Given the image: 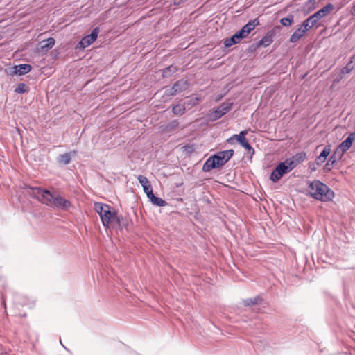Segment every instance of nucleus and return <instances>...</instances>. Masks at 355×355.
Masks as SVG:
<instances>
[{"label": "nucleus", "mask_w": 355, "mask_h": 355, "mask_svg": "<svg viewBox=\"0 0 355 355\" xmlns=\"http://www.w3.org/2000/svg\"><path fill=\"white\" fill-rule=\"evenodd\" d=\"M234 150L232 149L220 151L216 154L214 155L216 164H218L219 166L221 167L225 165L233 156Z\"/></svg>", "instance_id": "6"}, {"label": "nucleus", "mask_w": 355, "mask_h": 355, "mask_svg": "<svg viewBox=\"0 0 355 355\" xmlns=\"http://www.w3.org/2000/svg\"><path fill=\"white\" fill-rule=\"evenodd\" d=\"M186 107L184 105L178 104L173 107L172 112L174 114L182 115L185 112Z\"/></svg>", "instance_id": "25"}, {"label": "nucleus", "mask_w": 355, "mask_h": 355, "mask_svg": "<svg viewBox=\"0 0 355 355\" xmlns=\"http://www.w3.org/2000/svg\"><path fill=\"white\" fill-rule=\"evenodd\" d=\"M272 41V36L270 34H267L259 41V44L266 47L268 46Z\"/></svg>", "instance_id": "24"}, {"label": "nucleus", "mask_w": 355, "mask_h": 355, "mask_svg": "<svg viewBox=\"0 0 355 355\" xmlns=\"http://www.w3.org/2000/svg\"><path fill=\"white\" fill-rule=\"evenodd\" d=\"M246 134L247 131H241L239 133V135H234L228 141L233 139H236L243 148L248 150L250 153H251L252 151V153H254V150L253 148L250 146V144L245 139Z\"/></svg>", "instance_id": "10"}, {"label": "nucleus", "mask_w": 355, "mask_h": 355, "mask_svg": "<svg viewBox=\"0 0 355 355\" xmlns=\"http://www.w3.org/2000/svg\"><path fill=\"white\" fill-rule=\"evenodd\" d=\"M152 204L158 207H164L167 205V202L163 199L156 197L154 193H150V196L148 197Z\"/></svg>", "instance_id": "21"}, {"label": "nucleus", "mask_w": 355, "mask_h": 355, "mask_svg": "<svg viewBox=\"0 0 355 355\" xmlns=\"http://www.w3.org/2000/svg\"><path fill=\"white\" fill-rule=\"evenodd\" d=\"M309 192L315 199L324 202L332 200L334 196V192L319 180H314L309 183Z\"/></svg>", "instance_id": "2"}, {"label": "nucleus", "mask_w": 355, "mask_h": 355, "mask_svg": "<svg viewBox=\"0 0 355 355\" xmlns=\"http://www.w3.org/2000/svg\"><path fill=\"white\" fill-rule=\"evenodd\" d=\"M177 67L171 65L163 71V76L166 77L169 76L171 73H175V71H177Z\"/></svg>", "instance_id": "29"}, {"label": "nucleus", "mask_w": 355, "mask_h": 355, "mask_svg": "<svg viewBox=\"0 0 355 355\" xmlns=\"http://www.w3.org/2000/svg\"><path fill=\"white\" fill-rule=\"evenodd\" d=\"M306 157V154L304 153H301L300 154H297L296 155L292 157L291 158L286 159L284 162H282L284 164L286 169L288 172H290L294 168H295L299 164H300Z\"/></svg>", "instance_id": "4"}, {"label": "nucleus", "mask_w": 355, "mask_h": 355, "mask_svg": "<svg viewBox=\"0 0 355 355\" xmlns=\"http://www.w3.org/2000/svg\"><path fill=\"white\" fill-rule=\"evenodd\" d=\"M177 94L178 90L175 89L173 86L165 90V94L167 96H175Z\"/></svg>", "instance_id": "33"}, {"label": "nucleus", "mask_w": 355, "mask_h": 355, "mask_svg": "<svg viewBox=\"0 0 355 355\" xmlns=\"http://www.w3.org/2000/svg\"><path fill=\"white\" fill-rule=\"evenodd\" d=\"M99 33V28L96 27L94 28L91 34L85 36L78 44V46L80 49H85L91 45L98 37Z\"/></svg>", "instance_id": "5"}, {"label": "nucleus", "mask_w": 355, "mask_h": 355, "mask_svg": "<svg viewBox=\"0 0 355 355\" xmlns=\"http://www.w3.org/2000/svg\"><path fill=\"white\" fill-rule=\"evenodd\" d=\"M32 67L28 64H21L13 67V73L18 75H25L31 71Z\"/></svg>", "instance_id": "17"}, {"label": "nucleus", "mask_w": 355, "mask_h": 355, "mask_svg": "<svg viewBox=\"0 0 355 355\" xmlns=\"http://www.w3.org/2000/svg\"><path fill=\"white\" fill-rule=\"evenodd\" d=\"M94 209L100 216L103 225L108 228L112 223L121 225L120 218L115 211H111V207L103 202H96Z\"/></svg>", "instance_id": "1"}, {"label": "nucleus", "mask_w": 355, "mask_h": 355, "mask_svg": "<svg viewBox=\"0 0 355 355\" xmlns=\"http://www.w3.org/2000/svg\"><path fill=\"white\" fill-rule=\"evenodd\" d=\"M334 5L331 3H328L324 7H322L320 10L317 11L315 14L317 16L318 19H320L324 17L327 16L329 12L334 10Z\"/></svg>", "instance_id": "18"}, {"label": "nucleus", "mask_w": 355, "mask_h": 355, "mask_svg": "<svg viewBox=\"0 0 355 355\" xmlns=\"http://www.w3.org/2000/svg\"><path fill=\"white\" fill-rule=\"evenodd\" d=\"M306 32L303 30L301 26H300L291 35L290 37V42L291 43H295L299 41L304 35Z\"/></svg>", "instance_id": "19"}, {"label": "nucleus", "mask_w": 355, "mask_h": 355, "mask_svg": "<svg viewBox=\"0 0 355 355\" xmlns=\"http://www.w3.org/2000/svg\"><path fill=\"white\" fill-rule=\"evenodd\" d=\"M286 168L284 164L279 163L270 174V179L271 181L273 182H278L284 174L288 173Z\"/></svg>", "instance_id": "9"}, {"label": "nucleus", "mask_w": 355, "mask_h": 355, "mask_svg": "<svg viewBox=\"0 0 355 355\" xmlns=\"http://www.w3.org/2000/svg\"><path fill=\"white\" fill-rule=\"evenodd\" d=\"M46 193H49V191L47 189H42L39 187H28L29 195L43 204L46 200Z\"/></svg>", "instance_id": "7"}, {"label": "nucleus", "mask_w": 355, "mask_h": 355, "mask_svg": "<svg viewBox=\"0 0 355 355\" xmlns=\"http://www.w3.org/2000/svg\"><path fill=\"white\" fill-rule=\"evenodd\" d=\"M55 40L53 37H49L46 40H42L41 44L42 50H49L55 45Z\"/></svg>", "instance_id": "22"}, {"label": "nucleus", "mask_w": 355, "mask_h": 355, "mask_svg": "<svg viewBox=\"0 0 355 355\" xmlns=\"http://www.w3.org/2000/svg\"><path fill=\"white\" fill-rule=\"evenodd\" d=\"M328 164L330 166H332L333 165H331V163L328 160L327 162Z\"/></svg>", "instance_id": "38"}, {"label": "nucleus", "mask_w": 355, "mask_h": 355, "mask_svg": "<svg viewBox=\"0 0 355 355\" xmlns=\"http://www.w3.org/2000/svg\"><path fill=\"white\" fill-rule=\"evenodd\" d=\"M245 37H246V36L241 31V30H240L239 31H238L235 34H234L231 37L227 38L225 40V42H224L225 46L230 47L234 44L239 43L242 39L245 38Z\"/></svg>", "instance_id": "11"}, {"label": "nucleus", "mask_w": 355, "mask_h": 355, "mask_svg": "<svg viewBox=\"0 0 355 355\" xmlns=\"http://www.w3.org/2000/svg\"><path fill=\"white\" fill-rule=\"evenodd\" d=\"M27 90L28 86L24 83H20L15 89V92H16L17 94H23L25 93Z\"/></svg>", "instance_id": "28"}, {"label": "nucleus", "mask_w": 355, "mask_h": 355, "mask_svg": "<svg viewBox=\"0 0 355 355\" xmlns=\"http://www.w3.org/2000/svg\"><path fill=\"white\" fill-rule=\"evenodd\" d=\"M293 22V15H290L287 17L282 18L280 20L281 24L282 26H286V27L290 26Z\"/></svg>", "instance_id": "27"}, {"label": "nucleus", "mask_w": 355, "mask_h": 355, "mask_svg": "<svg viewBox=\"0 0 355 355\" xmlns=\"http://www.w3.org/2000/svg\"><path fill=\"white\" fill-rule=\"evenodd\" d=\"M301 28L304 30L306 33L309 30H310L313 26H311L310 22L306 19H305L303 23L301 24Z\"/></svg>", "instance_id": "31"}, {"label": "nucleus", "mask_w": 355, "mask_h": 355, "mask_svg": "<svg viewBox=\"0 0 355 355\" xmlns=\"http://www.w3.org/2000/svg\"><path fill=\"white\" fill-rule=\"evenodd\" d=\"M173 87L175 89L178 90V93H179L183 90H185L188 87V84L186 80H180L173 85Z\"/></svg>", "instance_id": "23"}, {"label": "nucleus", "mask_w": 355, "mask_h": 355, "mask_svg": "<svg viewBox=\"0 0 355 355\" xmlns=\"http://www.w3.org/2000/svg\"><path fill=\"white\" fill-rule=\"evenodd\" d=\"M137 180L142 186L144 191L146 193L147 197H149L150 193H153L152 186L146 177L139 175L137 177Z\"/></svg>", "instance_id": "12"}, {"label": "nucleus", "mask_w": 355, "mask_h": 355, "mask_svg": "<svg viewBox=\"0 0 355 355\" xmlns=\"http://www.w3.org/2000/svg\"><path fill=\"white\" fill-rule=\"evenodd\" d=\"M337 153L340 152L336 150V152L332 155H331V157L329 159V161L331 163V165H334L337 162L338 159H340V155L338 157H336V155Z\"/></svg>", "instance_id": "32"}, {"label": "nucleus", "mask_w": 355, "mask_h": 355, "mask_svg": "<svg viewBox=\"0 0 355 355\" xmlns=\"http://www.w3.org/2000/svg\"><path fill=\"white\" fill-rule=\"evenodd\" d=\"M261 299L259 297H255L253 300L248 299L245 301L246 305L257 304Z\"/></svg>", "instance_id": "35"}, {"label": "nucleus", "mask_w": 355, "mask_h": 355, "mask_svg": "<svg viewBox=\"0 0 355 355\" xmlns=\"http://www.w3.org/2000/svg\"><path fill=\"white\" fill-rule=\"evenodd\" d=\"M324 170L326 171H330L331 169V166H330L328 163H327L325 165H324Z\"/></svg>", "instance_id": "37"}, {"label": "nucleus", "mask_w": 355, "mask_h": 355, "mask_svg": "<svg viewBox=\"0 0 355 355\" xmlns=\"http://www.w3.org/2000/svg\"><path fill=\"white\" fill-rule=\"evenodd\" d=\"M354 140L355 130L353 132H351L348 137L341 142V144L338 146L336 151H339L340 153V156H342L344 153L349 149Z\"/></svg>", "instance_id": "8"}, {"label": "nucleus", "mask_w": 355, "mask_h": 355, "mask_svg": "<svg viewBox=\"0 0 355 355\" xmlns=\"http://www.w3.org/2000/svg\"><path fill=\"white\" fill-rule=\"evenodd\" d=\"M200 100V98L198 96H191L187 101V106H195L198 104L199 101Z\"/></svg>", "instance_id": "26"}, {"label": "nucleus", "mask_w": 355, "mask_h": 355, "mask_svg": "<svg viewBox=\"0 0 355 355\" xmlns=\"http://www.w3.org/2000/svg\"><path fill=\"white\" fill-rule=\"evenodd\" d=\"M352 60H351L347 64V65L344 68H343L342 73H349L352 70Z\"/></svg>", "instance_id": "34"}, {"label": "nucleus", "mask_w": 355, "mask_h": 355, "mask_svg": "<svg viewBox=\"0 0 355 355\" xmlns=\"http://www.w3.org/2000/svg\"><path fill=\"white\" fill-rule=\"evenodd\" d=\"M178 125V121L175 120V121H173L171 123V126L174 128V127H177Z\"/></svg>", "instance_id": "36"}, {"label": "nucleus", "mask_w": 355, "mask_h": 355, "mask_svg": "<svg viewBox=\"0 0 355 355\" xmlns=\"http://www.w3.org/2000/svg\"><path fill=\"white\" fill-rule=\"evenodd\" d=\"M307 20L310 22L311 24V26H316L318 21L320 20L319 19H318L317 16L315 15V14L314 13L313 15H311L310 17H309L307 18Z\"/></svg>", "instance_id": "30"}, {"label": "nucleus", "mask_w": 355, "mask_h": 355, "mask_svg": "<svg viewBox=\"0 0 355 355\" xmlns=\"http://www.w3.org/2000/svg\"><path fill=\"white\" fill-rule=\"evenodd\" d=\"M74 154H75V152H70V153H64L62 155H60L58 157L57 160L60 164L67 165L70 163V162L71 160V157Z\"/></svg>", "instance_id": "20"}, {"label": "nucleus", "mask_w": 355, "mask_h": 355, "mask_svg": "<svg viewBox=\"0 0 355 355\" xmlns=\"http://www.w3.org/2000/svg\"><path fill=\"white\" fill-rule=\"evenodd\" d=\"M331 146L330 145H327L326 146L322 151L320 153V154L316 157L315 159V164L317 165H321L322 163L324 162V161L326 160L327 156L330 154L331 153Z\"/></svg>", "instance_id": "15"}, {"label": "nucleus", "mask_w": 355, "mask_h": 355, "mask_svg": "<svg viewBox=\"0 0 355 355\" xmlns=\"http://www.w3.org/2000/svg\"><path fill=\"white\" fill-rule=\"evenodd\" d=\"M220 168L218 164H216V158L214 155L209 157L202 166V171L204 172H209L212 169Z\"/></svg>", "instance_id": "14"}, {"label": "nucleus", "mask_w": 355, "mask_h": 355, "mask_svg": "<svg viewBox=\"0 0 355 355\" xmlns=\"http://www.w3.org/2000/svg\"><path fill=\"white\" fill-rule=\"evenodd\" d=\"M259 24V21L258 20V19H254L247 23L245 26H243V28L241 30L247 37L250 33V32L253 31Z\"/></svg>", "instance_id": "16"}, {"label": "nucleus", "mask_w": 355, "mask_h": 355, "mask_svg": "<svg viewBox=\"0 0 355 355\" xmlns=\"http://www.w3.org/2000/svg\"><path fill=\"white\" fill-rule=\"evenodd\" d=\"M232 105V103H228L220 105L214 112V119H218L227 113L231 110Z\"/></svg>", "instance_id": "13"}, {"label": "nucleus", "mask_w": 355, "mask_h": 355, "mask_svg": "<svg viewBox=\"0 0 355 355\" xmlns=\"http://www.w3.org/2000/svg\"><path fill=\"white\" fill-rule=\"evenodd\" d=\"M46 200L44 204L47 206L60 209H67L71 205L69 200L58 194H55L49 191V193H46Z\"/></svg>", "instance_id": "3"}]
</instances>
